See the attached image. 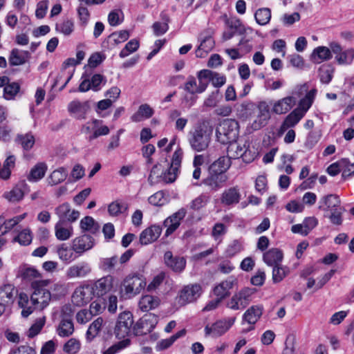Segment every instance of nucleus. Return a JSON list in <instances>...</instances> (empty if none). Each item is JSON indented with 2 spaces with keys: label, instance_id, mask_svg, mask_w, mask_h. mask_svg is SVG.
I'll return each instance as SVG.
<instances>
[{
  "label": "nucleus",
  "instance_id": "f3484780",
  "mask_svg": "<svg viewBox=\"0 0 354 354\" xmlns=\"http://www.w3.org/2000/svg\"><path fill=\"white\" fill-rule=\"evenodd\" d=\"M227 180L225 174L212 172L209 170L208 176L203 180V184L208 186L211 190L216 191L223 186Z\"/></svg>",
  "mask_w": 354,
  "mask_h": 354
},
{
  "label": "nucleus",
  "instance_id": "423d86ee",
  "mask_svg": "<svg viewBox=\"0 0 354 354\" xmlns=\"http://www.w3.org/2000/svg\"><path fill=\"white\" fill-rule=\"evenodd\" d=\"M158 317L152 313L147 314L141 317L133 327L136 335H145L151 333L158 324Z\"/></svg>",
  "mask_w": 354,
  "mask_h": 354
},
{
  "label": "nucleus",
  "instance_id": "09e8293b",
  "mask_svg": "<svg viewBox=\"0 0 354 354\" xmlns=\"http://www.w3.org/2000/svg\"><path fill=\"white\" fill-rule=\"evenodd\" d=\"M45 322V317H42L36 319L35 322L30 326L27 332L28 337L32 338L37 335L44 327Z\"/></svg>",
  "mask_w": 354,
  "mask_h": 354
},
{
  "label": "nucleus",
  "instance_id": "9b49d317",
  "mask_svg": "<svg viewBox=\"0 0 354 354\" xmlns=\"http://www.w3.org/2000/svg\"><path fill=\"white\" fill-rule=\"evenodd\" d=\"M182 156L183 151L181 149H178L174 153L171 165L163 176L164 183H171L176 180Z\"/></svg>",
  "mask_w": 354,
  "mask_h": 354
},
{
  "label": "nucleus",
  "instance_id": "e433bc0d",
  "mask_svg": "<svg viewBox=\"0 0 354 354\" xmlns=\"http://www.w3.org/2000/svg\"><path fill=\"white\" fill-rule=\"evenodd\" d=\"M47 170V165L44 162H39L35 165L30 170L28 176V180L32 182H36L41 179Z\"/></svg>",
  "mask_w": 354,
  "mask_h": 354
},
{
  "label": "nucleus",
  "instance_id": "2f4dec72",
  "mask_svg": "<svg viewBox=\"0 0 354 354\" xmlns=\"http://www.w3.org/2000/svg\"><path fill=\"white\" fill-rule=\"evenodd\" d=\"M231 165V160L228 156H222L214 161L209 167L212 172L225 174Z\"/></svg>",
  "mask_w": 354,
  "mask_h": 354
},
{
  "label": "nucleus",
  "instance_id": "864d4df0",
  "mask_svg": "<svg viewBox=\"0 0 354 354\" xmlns=\"http://www.w3.org/2000/svg\"><path fill=\"white\" fill-rule=\"evenodd\" d=\"M80 348L79 340L71 338L68 340L63 346V351L68 354H75Z\"/></svg>",
  "mask_w": 354,
  "mask_h": 354
},
{
  "label": "nucleus",
  "instance_id": "8fccbe9b",
  "mask_svg": "<svg viewBox=\"0 0 354 354\" xmlns=\"http://www.w3.org/2000/svg\"><path fill=\"white\" fill-rule=\"evenodd\" d=\"M16 141L20 144L25 150L30 149L35 144V138L31 134L19 135Z\"/></svg>",
  "mask_w": 354,
  "mask_h": 354
},
{
  "label": "nucleus",
  "instance_id": "37998d69",
  "mask_svg": "<svg viewBox=\"0 0 354 354\" xmlns=\"http://www.w3.org/2000/svg\"><path fill=\"white\" fill-rule=\"evenodd\" d=\"M254 17L259 25H266L270 20L271 11L269 8H260L256 11Z\"/></svg>",
  "mask_w": 354,
  "mask_h": 354
},
{
  "label": "nucleus",
  "instance_id": "a19ab883",
  "mask_svg": "<svg viewBox=\"0 0 354 354\" xmlns=\"http://www.w3.org/2000/svg\"><path fill=\"white\" fill-rule=\"evenodd\" d=\"M304 117V111L295 109L292 111L285 119L283 127L284 128H289L294 127L299 121Z\"/></svg>",
  "mask_w": 354,
  "mask_h": 354
},
{
  "label": "nucleus",
  "instance_id": "c03bdc74",
  "mask_svg": "<svg viewBox=\"0 0 354 354\" xmlns=\"http://www.w3.org/2000/svg\"><path fill=\"white\" fill-rule=\"evenodd\" d=\"M3 196L10 202H18L23 198L24 192L21 186L17 185L11 191L6 192Z\"/></svg>",
  "mask_w": 354,
  "mask_h": 354
},
{
  "label": "nucleus",
  "instance_id": "20e7f679",
  "mask_svg": "<svg viewBox=\"0 0 354 354\" xmlns=\"http://www.w3.org/2000/svg\"><path fill=\"white\" fill-rule=\"evenodd\" d=\"M146 286L145 278L138 274H129L123 280L121 292L127 298H131L138 295Z\"/></svg>",
  "mask_w": 354,
  "mask_h": 354
},
{
  "label": "nucleus",
  "instance_id": "bf43d9fd",
  "mask_svg": "<svg viewBox=\"0 0 354 354\" xmlns=\"http://www.w3.org/2000/svg\"><path fill=\"white\" fill-rule=\"evenodd\" d=\"M73 23L69 19L64 20L56 25V29L65 35H69L73 31Z\"/></svg>",
  "mask_w": 354,
  "mask_h": 354
},
{
  "label": "nucleus",
  "instance_id": "e2e57ef3",
  "mask_svg": "<svg viewBox=\"0 0 354 354\" xmlns=\"http://www.w3.org/2000/svg\"><path fill=\"white\" fill-rule=\"evenodd\" d=\"M20 86L19 84L12 82L11 84H7L4 87V97L5 98L10 100L12 99L19 91Z\"/></svg>",
  "mask_w": 354,
  "mask_h": 354
},
{
  "label": "nucleus",
  "instance_id": "473e14b6",
  "mask_svg": "<svg viewBox=\"0 0 354 354\" xmlns=\"http://www.w3.org/2000/svg\"><path fill=\"white\" fill-rule=\"evenodd\" d=\"M68 176V171L64 167L54 170L48 176V182L50 186L57 185L64 182Z\"/></svg>",
  "mask_w": 354,
  "mask_h": 354
},
{
  "label": "nucleus",
  "instance_id": "13d9d810",
  "mask_svg": "<svg viewBox=\"0 0 354 354\" xmlns=\"http://www.w3.org/2000/svg\"><path fill=\"white\" fill-rule=\"evenodd\" d=\"M345 211L344 207H339L330 211V214L328 216L330 222L337 225H340L342 223V214Z\"/></svg>",
  "mask_w": 354,
  "mask_h": 354
},
{
  "label": "nucleus",
  "instance_id": "052dcab7",
  "mask_svg": "<svg viewBox=\"0 0 354 354\" xmlns=\"http://www.w3.org/2000/svg\"><path fill=\"white\" fill-rule=\"evenodd\" d=\"M209 199V196L205 194H201L191 202L190 208L194 210H198L207 203Z\"/></svg>",
  "mask_w": 354,
  "mask_h": 354
},
{
  "label": "nucleus",
  "instance_id": "338daca9",
  "mask_svg": "<svg viewBox=\"0 0 354 354\" xmlns=\"http://www.w3.org/2000/svg\"><path fill=\"white\" fill-rule=\"evenodd\" d=\"M106 82V78L101 74H95L92 76L90 84L91 89L97 91L100 89V84H105Z\"/></svg>",
  "mask_w": 354,
  "mask_h": 354
},
{
  "label": "nucleus",
  "instance_id": "72a5a7b5",
  "mask_svg": "<svg viewBox=\"0 0 354 354\" xmlns=\"http://www.w3.org/2000/svg\"><path fill=\"white\" fill-rule=\"evenodd\" d=\"M93 124V132L88 137V140L89 142L101 136L108 135L110 132V130L107 126L102 125V121L95 119L92 122Z\"/></svg>",
  "mask_w": 354,
  "mask_h": 354
},
{
  "label": "nucleus",
  "instance_id": "9d476101",
  "mask_svg": "<svg viewBox=\"0 0 354 354\" xmlns=\"http://www.w3.org/2000/svg\"><path fill=\"white\" fill-rule=\"evenodd\" d=\"M92 272L91 266L86 262H79L69 266L66 271L68 279H84Z\"/></svg>",
  "mask_w": 354,
  "mask_h": 354
},
{
  "label": "nucleus",
  "instance_id": "6e6552de",
  "mask_svg": "<svg viewBox=\"0 0 354 354\" xmlns=\"http://www.w3.org/2000/svg\"><path fill=\"white\" fill-rule=\"evenodd\" d=\"M93 292V288L88 285L80 286L75 289L71 301L77 306H83L91 300Z\"/></svg>",
  "mask_w": 354,
  "mask_h": 354
},
{
  "label": "nucleus",
  "instance_id": "de8ad7c7",
  "mask_svg": "<svg viewBox=\"0 0 354 354\" xmlns=\"http://www.w3.org/2000/svg\"><path fill=\"white\" fill-rule=\"evenodd\" d=\"M335 59L339 64H350L354 59V49L349 48L341 52L339 55H336Z\"/></svg>",
  "mask_w": 354,
  "mask_h": 354
},
{
  "label": "nucleus",
  "instance_id": "4d7b16f0",
  "mask_svg": "<svg viewBox=\"0 0 354 354\" xmlns=\"http://www.w3.org/2000/svg\"><path fill=\"white\" fill-rule=\"evenodd\" d=\"M118 261V259L117 256L104 258L100 261V268L104 271L111 272L115 268Z\"/></svg>",
  "mask_w": 354,
  "mask_h": 354
},
{
  "label": "nucleus",
  "instance_id": "0e129e2a",
  "mask_svg": "<svg viewBox=\"0 0 354 354\" xmlns=\"http://www.w3.org/2000/svg\"><path fill=\"white\" fill-rule=\"evenodd\" d=\"M15 241H18L21 245H28L32 241V235L29 230H24L17 236L15 237Z\"/></svg>",
  "mask_w": 354,
  "mask_h": 354
},
{
  "label": "nucleus",
  "instance_id": "5701e85b",
  "mask_svg": "<svg viewBox=\"0 0 354 354\" xmlns=\"http://www.w3.org/2000/svg\"><path fill=\"white\" fill-rule=\"evenodd\" d=\"M17 291L12 284H6L0 288V301L7 305L12 304L17 296Z\"/></svg>",
  "mask_w": 354,
  "mask_h": 354
},
{
  "label": "nucleus",
  "instance_id": "dca6fc26",
  "mask_svg": "<svg viewBox=\"0 0 354 354\" xmlns=\"http://www.w3.org/2000/svg\"><path fill=\"white\" fill-rule=\"evenodd\" d=\"M186 214V209L181 208L165 220L163 225L167 227L165 232L166 236L171 234L179 227L180 221L183 219Z\"/></svg>",
  "mask_w": 354,
  "mask_h": 354
},
{
  "label": "nucleus",
  "instance_id": "a18cd8bd",
  "mask_svg": "<svg viewBox=\"0 0 354 354\" xmlns=\"http://www.w3.org/2000/svg\"><path fill=\"white\" fill-rule=\"evenodd\" d=\"M128 206L124 203H120L118 201L112 202L108 207V212L111 216H117L126 212Z\"/></svg>",
  "mask_w": 354,
  "mask_h": 354
},
{
  "label": "nucleus",
  "instance_id": "6e6d98bb",
  "mask_svg": "<svg viewBox=\"0 0 354 354\" xmlns=\"http://www.w3.org/2000/svg\"><path fill=\"white\" fill-rule=\"evenodd\" d=\"M26 216V214L15 216L11 219L3 221V231H1V234H5L7 232L12 229L16 225L21 221Z\"/></svg>",
  "mask_w": 354,
  "mask_h": 354
},
{
  "label": "nucleus",
  "instance_id": "3c124183",
  "mask_svg": "<svg viewBox=\"0 0 354 354\" xmlns=\"http://www.w3.org/2000/svg\"><path fill=\"white\" fill-rule=\"evenodd\" d=\"M289 273L287 267L281 266L280 264L273 267L272 279L274 283L280 282Z\"/></svg>",
  "mask_w": 354,
  "mask_h": 354
},
{
  "label": "nucleus",
  "instance_id": "774afa93",
  "mask_svg": "<svg viewBox=\"0 0 354 354\" xmlns=\"http://www.w3.org/2000/svg\"><path fill=\"white\" fill-rule=\"evenodd\" d=\"M10 354H36L35 350L28 345H22L12 349Z\"/></svg>",
  "mask_w": 354,
  "mask_h": 354
},
{
  "label": "nucleus",
  "instance_id": "2eb2a0df",
  "mask_svg": "<svg viewBox=\"0 0 354 354\" xmlns=\"http://www.w3.org/2000/svg\"><path fill=\"white\" fill-rule=\"evenodd\" d=\"M55 214L59 218V221L75 222L80 216V212L75 209H71V205L68 203H62L55 209Z\"/></svg>",
  "mask_w": 354,
  "mask_h": 354
},
{
  "label": "nucleus",
  "instance_id": "cd10ccee",
  "mask_svg": "<svg viewBox=\"0 0 354 354\" xmlns=\"http://www.w3.org/2000/svg\"><path fill=\"white\" fill-rule=\"evenodd\" d=\"M241 198V194L236 187H231L226 189L222 194L221 202L222 203L230 205L236 204L239 202Z\"/></svg>",
  "mask_w": 354,
  "mask_h": 354
},
{
  "label": "nucleus",
  "instance_id": "1a4fd4ad",
  "mask_svg": "<svg viewBox=\"0 0 354 354\" xmlns=\"http://www.w3.org/2000/svg\"><path fill=\"white\" fill-rule=\"evenodd\" d=\"M254 293L250 288H245L234 295L227 303V307L232 310L245 308L251 301V297Z\"/></svg>",
  "mask_w": 354,
  "mask_h": 354
},
{
  "label": "nucleus",
  "instance_id": "7c9ffc66",
  "mask_svg": "<svg viewBox=\"0 0 354 354\" xmlns=\"http://www.w3.org/2000/svg\"><path fill=\"white\" fill-rule=\"evenodd\" d=\"M263 308L261 305L252 306L243 315V319L250 324H254L261 317Z\"/></svg>",
  "mask_w": 354,
  "mask_h": 354
},
{
  "label": "nucleus",
  "instance_id": "69168bd1",
  "mask_svg": "<svg viewBox=\"0 0 354 354\" xmlns=\"http://www.w3.org/2000/svg\"><path fill=\"white\" fill-rule=\"evenodd\" d=\"M109 37L113 41V44L117 45L127 40L129 37V33L127 30H120L113 32Z\"/></svg>",
  "mask_w": 354,
  "mask_h": 354
},
{
  "label": "nucleus",
  "instance_id": "f257e3e1",
  "mask_svg": "<svg viewBox=\"0 0 354 354\" xmlns=\"http://www.w3.org/2000/svg\"><path fill=\"white\" fill-rule=\"evenodd\" d=\"M213 133V127L204 121L198 123L189 133V143L191 148L197 152L205 151L209 146Z\"/></svg>",
  "mask_w": 354,
  "mask_h": 354
},
{
  "label": "nucleus",
  "instance_id": "f03ea898",
  "mask_svg": "<svg viewBox=\"0 0 354 354\" xmlns=\"http://www.w3.org/2000/svg\"><path fill=\"white\" fill-rule=\"evenodd\" d=\"M239 135V125L235 120H224L216 129V140L222 145H229L237 142Z\"/></svg>",
  "mask_w": 354,
  "mask_h": 354
},
{
  "label": "nucleus",
  "instance_id": "f8f14e48",
  "mask_svg": "<svg viewBox=\"0 0 354 354\" xmlns=\"http://www.w3.org/2000/svg\"><path fill=\"white\" fill-rule=\"evenodd\" d=\"M201 294V287L198 284L187 286L180 292L178 303L185 305L196 301Z\"/></svg>",
  "mask_w": 354,
  "mask_h": 354
},
{
  "label": "nucleus",
  "instance_id": "0eeeda50",
  "mask_svg": "<svg viewBox=\"0 0 354 354\" xmlns=\"http://www.w3.org/2000/svg\"><path fill=\"white\" fill-rule=\"evenodd\" d=\"M213 30L212 29H206L201 32L199 35L198 39L201 44L196 50L197 57H205L214 48L215 42L212 38Z\"/></svg>",
  "mask_w": 354,
  "mask_h": 354
},
{
  "label": "nucleus",
  "instance_id": "7ed1b4c3",
  "mask_svg": "<svg viewBox=\"0 0 354 354\" xmlns=\"http://www.w3.org/2000/svg\"><path fill=\"white\" fill-rule=\"evenodd\" d=\"M49 282V280H39L32 283L34 291L31 295L30 301L35 309L41 310L48 306L51 300V292L44 288Z\"/></svg>",
  "mask_w": 354,
  "mask_h": 354
},
{
  "label": "nucleus",
  "instance_id": "c9c22d12",
  "mask_svg": "<svg viewBox=\"0 0 354 354\" xmlns=\"http://www.w3.org/2000/svg\"><path fill=\"white\" fill-rule=\"evenodd\" d=\"M74 332V325L71 319H62L59 322L57 333L59 336L65 337L71 335Z\"/></svg>",
  "mask_w": 354,
  "mask_h": 354
},
{
  "label": "nucleus",
  "instance_id": "680f3d73",
  "mask_svg": "<svg viewBox=\"0 0 354 354\" xmlns=\"http://www.w3.org/2000/svg\"><path fill=\"white\" fill-rule=\"evenodd\" d=\"M165 174V172L163 173L160 165H155L151 169V174L149 176V180L150 183L153 184L158 181L157 180L155 179V177L156 178H160V180H162L164 182L163 176Z\"/></svg>",
  "mask_w": 354,
  "mask_h": 354
},
{
  "label": "nucleus",
  "instance_id": "ddd939ff",
  "mask_svg": "<svg viewBox=\"0 0 354 354\" xmlns=\"http://www.w3.org/2000/svg\"><path fill=\"white\" fill-rule=\"evenodd\" d=\"M165 266L176 273L182 272L186 266V259L180 256H174L171 251H167L164 254Z\"/></svg>",
  "mask_w": 354,
  "mask_h": 354
},
{
  "label": "nucleus",
  "instance_id": "bb28decb",
  "mask_svg": "<svg viewBox=\"0 0 354 354\" xmlns=\"http://www.w3.org/2000/svg\"><path fill=\"white\" fill-rule=\"evenodd\" d=\"M28 51L19 50L14 48L10 53L9 63L11 66H19L25 64L30 58Z\"/></svg>",
  "mask_w": 354,
  "mask_h": 354
},
{
  "label": "nucleus",
  "instance_id": "412c9836",
  "mask_svg": "<svg viewBox=\"0 0 354 354\" xmlns=\"http://www.w3.org/2000/svg\"><path fill=\"white\" fill-rule=\"evenodd\" d=\"M113 278L111 275L102 277L95 281L93 291L98 297H102L109 292L113 288Z\"/></svg>",
  "mask_w": 354,
  "mask_h": 354
},
{
  "label": "nucleus",
  "instance_id": "aec40b11",
  "mask_svg": "<svg viewBox=\"0 0 354 354\" xmlns=\"http://www.w3.org/2000/svg\"><path fill=\"white\" fill-rule=\"evenodd\" d=\"M89 109L88 102H81L77 100L71 102L68 106V112L78 120L85 119Z\"/></svg>",
  "mask_w": 354,
  "mask_h": 354
},
{
  "label": "nucleus",
  "instance_id": "49530a36",
  "mask_svg": "<svg viewBox=\"0 0 354 354\" xmlns=\"http://www.w3.org/2000/svg\"><path fill=\"white\" fill-rule=\"evenodd\" d=\"M131 344V341L129 339H124L122 341H120L109 348H108L106 350L102 352V354H116L122 349L128 347Z\"/></svg>",
  "mask_w": 354,
  "mask_h": 354
},
{
  "label": "nucleus",
  "instance_id": "f704fd0d",
  "mask_svg": "<svg viewBox=\"0 0 354 354\" xmlns=\"http://www.w3.org/2000/svg\"><path fill=\"white\" fill-rule=\"evenodd\" d=\"M154 113L153 109L147 104H141L137 112L132 115L131 119L133 122H138L143 118H149Z\"/></svg>",
  "mask_w": 354,
  "mask_h": 354
},
{
  "label": "nucleus",
  "instance_id": "a211bd4d",
  "mask_svg": "<svg viewBox=\"0 0 354 354\" xmlns=\"http://www.w3.org/2000/svg\"><path fill=\"white\" fill-rule=\"evenodd\" d=\"M94 245V239L88 234L77 237L73 241L72 249L78 254H82L85 251L91 249Z\"/></svg>",
  "mask_w": 354,
  "mask_h": 354
},
{
  "label": "nucleus",
  "instance_id": "ea45409f",
  "mask_svg": "<svg viewBox=\"0 0 354 354\" xmlns=\"http://www.w3.org/2000/svg\"><path fill=\"white\" fill-rule=\"evenodd\" d=\"M103 322L102 317H97L91 324L86 332V339L88 341H92L98 335L103 324Z\"/></svg>",
  "mask_w": 354,
  "mask_h": 354
},
{
  "label": "nucleus",
  "instance_id": "c85d7f7f",
  "mask_svg": "<svg viewBox=\"0 0 354 354\" xmlns=\"http://www.w3.org/2000/svg\"><path fill=\"white\" fill-rule=\"evenodd\" d=\"M295 102L293 97H284L274 104L272 111L277 114H283L288 112Z\"/></svg>",
  "mask_w": 354,
  "mask_h": 354
},
{
  "label": "nucleus",
  "instance_id": "393cba45",
  "mask_svg": "<svg viewBox=\"0 0 354 354\" xmlns=\"http://www.w3.org/2000/svg\"><path fill=\"white\" fill-rule=\"evenodd\" d=\"M158 297L150 295L142 296L138 303L140 309L143 312H148L155 309L160 305Z\"/></svg>",
  "mask_w": 354,
  "mask_h": 354
},
{
  "label": "nucleus",
  "instance_id": "6ab92c4d",
  "mask_svg": "<svg viewBox=\"0 0 354 354\" xmlns=\"http://www.w3.org/2000/svg\"><path fill=\"white\" fill-rule=\"evenodd\" d=\"M162 232L160 225H153L144 230L140 234V243L142 245H148L156 241Z\"/></svg>",
  "mask_w": 354,
  "mask_h": 354
},
{
  "label": "nucleus",
  "instance_id": "a878e982",
  "mask_svg": "<svg viewBox=\"0 0 354 354\" xmlns=\"http://www.w3.org/2000/svg\"><path fill=\"white\" fill-rule=\"evenodd\" d=\"M320 203H322L325 207L321 205L319 206V209L325 212H330L334 210V209L342 207L340 206L341 201L335 194H328L322 197Z\"/></svg>",
  "mask_w": 354,
  "mask_h": 354
},
{
  "label": "nucleus",
  "instance_id": "4c0bfd02",
  "mask_svg": "<svg viewBox=\"0 0 354 354\" xmlns=\"http://www.w3.org/2000/svg\"><path fill=\"white\" fill-rule=\"evenodd\" d=\"M234 280L229 279L226 281H222L214 289V293L218 298L222 300L223 298L229 295V290L232 288Z\"/></svg>",
  "mask_w": 354,
  "mask_h": 354
},
{
  "label": "nucleus",
  "instance_id": "c756f323",
  "mask_svg": "<svg viewBox=\"0 0 354 354\" xmlns=\"http://www.w3.org/2000/svg\"><path fill=\"white\" fill-rule=\"evenodd\" d=\"M332 54L329 48L319 46L315 48L311 55V59L314 63L319 64L324 61L330 59Z\"/></svg>",
  "mask_w": 354,
  "mask_h": 354
},
{
  "label": "nucleus",
  "instance_id": "603ef678",
  "mask_svg": "<svg viewBox=\"0 0 354 354\" xmlns=\"http://www.w3.org/2000/svg\"><path fill=\"white\" fill-rule=\"evenodd\" d=\"M57 253L59 256V258L63 261L68 262L73 259V249H70L65 244H62L57 248Z\"/></svg>",
  "mask_w": 354,
  "mask_h": 354
},
{
  "label": "nucleus",
  "instance_id": "79ce46f5",
  "mask_svg": "<svg viewBox=\"0 0 354 354\" xmlns=\"http://www.w3.org/2000/svg\"><path fill=\"white\" fill-rule=\"evenodd\" d=\"M80 227L84 231H89L95 233L98 231L100 226L91 216H85L80 221Z\"/></svg>",
  "mask_w": 354,
  "mask_h": 354
},
{
  "label": "nucleus",
  "instance_id": "4be33fe9",
  "mask_svg": "<svg viewBox=\"0 0 354 354\" xmlns=\"http://www.w3.org/2000/svg\"><path fill=\"white\" fill-rule=\"evenodd\" d=\"M249 145L247 142H245L243 145L240 142H234L232 144H229V147L227 148V156L232 158L236 159L239 157H243L244 158L246 157V152Z\"/></svg>",
  "mask_w": 354,
  "mask_h": 354
},
{
  "label": "nucleus",
  "instance_id": "58836bf2",
  "mask_svg": "<svg viewBox=\"0 0 354 354\" xmlns=\"http://www.w3.org/2000/svg\"><path fill=\"white\" fill-rule=\"evenodd\" d=\"M55 234L59 241L68 240L73 234V227L71 226L65 227L62 221H58L55 226Z\"/></svg>",
  "mask_w": 354,
  "mask_h": 354
},
{
  "label": "nucleus",
  "instance_id": "b1692460",
  "mask_svg": "<svg viewBox=\"0 0 354 354\" xmlns=\"http://www.w3.org/2000/svg\"><path fill=\"white\" fill-rule=\"evenodd\" d=\"M263 259L268 266L274 267L280 264L283 253L277 248H272L263 254Z\"/></svg>",
  "mask_w": 354,
  "mask_h": 354
},
{
  "label": "nucleus",
  "instance_id": "39448f33",
  "mask_svg": "<svg viewBox=\"0 0 354 354\" xmlns=\"http://www.w3.org/2000/svg\"><path fill=\"white\" fill-rule=\"evenodd\" d=\"M133 324V315L130 311H124L121 313L118 317L114 333L118 339H126L131 333Z\"/></svg>",
  "mask_w": 354,
  "mask_h": 354
},
{
  "label": "nucleus",
  "instance_id": "5fc2aeb1",
  "mask_svg": "<svg viewBox=\"0 0 354 354\" xmlns=\"http://www.w3.org/2000/svg\"><path fill=\"white\" fill-rule=\"evenodd\" d=\"M50 290L51 297H53L55 299L64 297L67 293L66 285L60 282L54 283L50 287Z\"/></svg>",
  "mask_w": 354,
  "mask_h": 354
},
{
  "label": "nucleus",
  "instance_id": "4468645a",
  "mask_svg": "<svg viewBox=\"0 0 354 354\" xmlns=\"http://www.w3.org/2000/svg\"><path fill=\"white\" fill-rule=\"evenodd\" d=\"M235 318L232 317L227 319L218 320L212 324V326H206L205 332L206 335H213L218 337L223 335L234 323Z\"/></svg>",
  "mask_w": 354,
  "mask_h": 354
}]
</instances>
